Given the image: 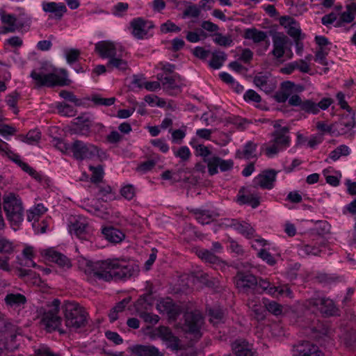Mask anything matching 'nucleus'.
<instances>
[{
	"mask_svg": "<svg viewBox=\"0 0 356 356\" xmlns=\"http://www.w3.org/2000/svg\"><path fill=\"white\" fill-rule=\"evenodd\" d=\"M86 274L93 275L99 280L106 282L121 280L132 275L133 268L131 266L121 264L118 259L92 262L86 260L83 269Z\"/></svg>",
	"mask_w": 356,
	"mask_h": 356,
	"instance_id": "f257e3e1",
	"label": "nucleus"
},
{
	"mask_svg": "<svg viewBox=\"0 0 356 356\" xmlns=\"http://www.w3.org/2000/svg\"><path fill=\"white\" fill-rule=\"evenodd\" d=\"M62 309L66 327L76 330L86 326L87 313L78 303L66 301L62 306Z\"/></svg>",
	"mask_w": 356,
	"mask_h": 356,
	"instance_id": "f03ea898",
	"label": "nucleus"
},
{
	"mask_svg": "<svg viewBox=\"0 0 356 356\" xmlns=\"http://www.w3.org/2000/svg\"><path fill=\"white\" fill-rule=\"evenodd\" d=\"M61 75L56 72L44 74L42 68L39 71L33 70L31 73V77L34 81L35 87L41 88L42 86L54 87L56 86H64L70 84V81L67 79V73L65 70H60Z\"/></svg>",
	"mask_w": 356,
	"mask_h": 356,
	"instance_id": "7ed1b4c3",
	"label": "nucleus"
},
{
	"mask_svg": "<svg viewBox=\"0 0 356 356\" xmlns=\"http://www.w3.org/2000/svg\"><path fill=\"white\" fill-rule=\"evenodd\" d=\"M3 199V210L7 219L13 225L21 222L23 220L24 208L19 195L15 193L6 192Z\"/></svg>",
	"mask_w": 356,
	"mask_h": 356,
	"instance_id": "20e7f679",
	"label": "nucleus"
},
{
	"mask_svg": "<svg viewBox=\"0 0 356 356\" xmlns=\"http://www.w3.org/2000/svg\"><path fill=\"white\" fill-rule=\"evenodd\" d=\"M203 324L204 318L201 312L195 310L184 314V323L182 328L185 332L193 334L196 339H200L202 337L200 330Z\"/></svg>",
	"mask_w": 356,
	"mask_h": 356,
	"instance_id": "39448f33",
	"label": "nucleus"
},
{
	"mask_svg": "<svg viewBox=\"0 0 356 356\" xmlns=\"http://www.w3.org/2000/svg\"><path fill=\"white\" fill-rule=\"evenodd\" d=\"M60 304L59 300H54L51 303L53 307L44 312L42 315V321L48 332L58 330L60 333L65 332L60 328L62 322V318L58 316Z\"/></svg>",
	"mask_w": 356,
	"mask_h": 356,
	"instance_id": "423d86ee",
	"label": "nucleus"
},
{
	"mask_svg": "<svg viewBox=\"0 0 356 356\" xmlns=\"http://www.w3.org/2000/svg\"><path fill=\"white\" fill-rule=\"evenodd\" d=\"M70 151L74 159L79 161L90 159L98 154L99 149L91 143H86L80 140H74L70 145Z\"/></svg>",
	"mask_w": 356,
	"mask_h": 356,
	"instance_id": "0eeeda50",
	"label": "nucleus"
},
{
	"mask_svg": "<svg viewBox=\"0 0 356 356\" xmlns=\"http://www.w3.org/2000/svg\"><path fill=\"white\" fill-rule=\"evenodd\" d=\"M234 282L240 292L246 294H254L257 277L250 273L238 272L234 277Z\"/></svg>",
	"mask_w": 356,
	"mask_h": 356,
	"instance_id": "6e6552de",
	"label": "nucleus"
},
{
	"mask_svg": "<svg viewBox=\"0 0 356 356\" xmlns=\"http://www.w3.org/2000/svg\"><path fill=\"white\" fill-rule=\"evenodd\" d=\"M308 305L318 307L321 313L325 316H334L338 312L332 300L329 298H312L308 300Z\"/></svg>",
	"mask_w": 356,
	"mask_h": 356,
	"instance_id": "1a4fd4ad",
	"label": "nucleus"
},
{
	"mask_svg": "<svg viewBox=\"0 0 356 356\" xmlns=\"http://www.w3.org/2000/svg\"><path fill=\"white\" fill-rule=\"evenodd\" d=\"M277 172L275 170H267L263 171L254 179L253 188L258 186L262 188L271 189L273 188L276 179Z\"/></svg>",
	"mask_w": 356,
	"mask_h": 356,
	"instance_id": "9d476101",
	"label": "nucleus"
},
{
	"mask_svg": "<svg viewBox=\"0 0 356 356\" xmlns=\"http://www.w3.org/2000/svg\"><path fill=\"white\" fill-rule=\"evenodd\" d=\"M16 337V326L10 323H5L3 330H1V338H3L6 350L12 351L17 348Z\"/></svg>",
	"mask_w": 356,
	"mask_h": 356,
	"instance_id": "9b49d317",
	"label": "nucleus"
},
{
	"mask_svg": "<svg viewBox=\"0 0 356 356\" xmlns=\"http://www.w3.org/2000/svg\"><path fill=\"white\" fill-rule=\"evenodd\" d=\"M209 174L211 176L218 173V168L222 172L231 170L234 162L232 160H224L219 156H213L209 161H206Z\"/></svg>",
	"mask_w": 356,
	"mask_h": 356,
	"instance_id": "f8f14e48",
	"label": "nucleus"
},
{
	"mask_svg": "<svg viewBox=\"0 0 356 356\" xmlns=\"http://www.w3.org/2000/svg\"><path fill=\"white\" fill-rule=\"evenodd\" d=\"M237 200L240 204H250L252 208H256L260 204V196L254 191L242 187L239 190Z\"/></svg>",
	"mask_w": 356,
	"mask_h": 356,
	"instance_id": "ddd939ff",
	"label": "nucleus"
},
{
	"mask_svg": "<svg viewBox=\"0 0 356 356\" xmlns=\"http://www.w3.org/2000/svg\"><path fill=\"white\" fill-rule=\"evenodd\" d=\"M157 309L161 313L168 314L169 318L175 320L180 314V309L175 305L171 298H167L159 301L156 305Z\"/></svg>",
	"mask_w": 356,
	"mask_h": 356,
	"instance_id": "4468645a",
	"label": "nucleus"
},
{
	"mask_svg": "<svg viewBox=\"0 0 356 356\" xmlns=\"http://www.w3.org/2000/svg\"><path fill=\"white\" fill-rule=\"evenodd\" d=\"M232 348L236 356H257L252 345L244 339L235 340L232 343Z\"/></svg>",
	"mask_w": 356,
	"mask_h": 356,
	"instance_id": "2eb2a0df",
	"label": "nucleus"
},
{
	"mask_svg": "<svg viewBox=\"0 0 356 356\" xmlns=\"http://www.w3.org/2000/svg\"><path fill=\"white\" fill-rule=\"evenodd\" d=\"M281 26L287 29V33L294 40L301 39V30L297 22L290 16H282L280 18Z\"/></svg>",
	"mask_w": 356,
	"mask_h": 356,
	"instance_id": "dca6fc26",
	"label": "nucleus"
},
{
	"mask_svg": "<svg viewBox=\"0 0 356 356\" xmlns=\"http://www.w3.org/2000/svg\"><path fill=\"white\" fill-rule=\"evenodd\" d=\"M355 115V111H352L351 113H348L347 115H343L338 122H335V127L337 129V134H345L356 125Z\"/></svg>",
	"mask_w": 356,
	"mask_h": 356,
	"instance_id": "f3484780",
	"label": "nucleus"
},
{
	"mask_svg": "<svg viewBox=\"0 0 356 356\" xmlns=\"http://www.w3.org/2000/svg\"><path fill=\"white\" fill-rule=\"evenodd\" d=\"M42 254L49 261L57 264L60 267L70 268L72 266L70 260L65 255L52 248L44 250Z\"/></svg>",
	"mask_w": 356,
	"mask_h": 356,
	"instance_id": "a211bd4d",
	"label": "nucleus"
},
{
	"mask_svg": "<svg viewBox=\"0 0 356 356\" xmlns=\"http://www.w3.org/2000/svg\"><path fill=\"white\" fill-rule=\"evenodd\" d=\"M296 352V356H325L317 346L307 341L297 345Z\"/></svg>",
	"mask_w": 356,
	"mask_h": 356,
	"instance_id": "6ab92c4d",
	"label": "nucleus"
},
{
	"mask_svg": "<svg viewBox=\"0 0 356 356\" xmlns=\"http://www.w3.org/2000/svg\"><path fill=\"white\" fill-rule=\"evenodd\" d=\"M288 38L283 33H277L273 37V50L272 54L277 58H281L285 53Z\"/></svg>",
	"mask_w": 356,
	"mask_h": 356,
	"instance_id": "aec40b11",
	"label": "nucleus"
},
{
	"mask_svg": "<svg viewBox=\"0 0 356 356\" xmlns=\"http://www.w3.org/2000/svg\"><path fill=\"white\" fill-rule=\"evenodd\" d=\"M147 21L140 17L133 19L131 22V26L133 29L132 34L134 36L138 39H143L144 36L147 34L146 27H147L148 29L153 27L152 24H149L147 26Z\"/></svg>",
	"mask_w": 356,
	"mask_h": 356,
	"instance_id": "412c9836",
	"label": "nucleus"
},
{
	"mask_svg": "<svg viewBox=\"0 0 356 356\" xmlns=\"http://www.w3.org/2000/svg\"><path fill=\"white\" fill-rule=\"evenodd\" d=\"M95 51L99 56L105 58L116 56V47L115 44L109 41H101L95 44Z\"/></svg>",
	"mask_w": 356,
	"mask_h": 356,
	"instance_id": "4be33fe9",
	"label": "nucleus"
},
{
	"mask_svg": "<svg viewBox=\"0 0 356 356\" xmlns=\"http://www.w3.org/2000/svg\"><path fill=\"white\" fill-rule=\"evenodd\" d=\"M136 356H164L163 353L154 346L136 345L130 348Z\"/></svg>",
	"mask_w": 356,
	"mask_h": 356,
	"instance_id": "5701e85b",
	"label": "nucleus"
},
{
	"mask_svg": "<svg viewBox=\"0 0 356 356\" xmlns=\"http://www.w3.org/2000/svg\"><path fill=\"white\" fill-rule=\"evenodd\" d=\"M42 9L46 13L54 14L53 17L58 20L61 19L64 13L67 12V7L63 3L44 2Z\"/></svg>",
	"mask_w": 356,
	"mask_h": 356,
	"instance_id": "b1692460",
	"label": "nucleus"
},
{
	"mask_svg": "<svg viewBox=\"0 0 356 356\" xmlns=\"http://www.w3.org/2000/svg\"><path fill=\"white\" fill-rule=\"evenodd\" d=\"M289 132V127H284L282 129L279 131H274L271 136L273 137V139L271 142H275L280 148H286L289 146L291 143V138L288 135Z\"/></svg>",
	"mask_w": 356,
	"mask_h": 356,
	"instance_id": "393cba45",
	"label": "nucleus"
},
{
	"mask_svg": "<svg viewBox=\"0 0 356 356\" xmlns=\"http://www.w3.org/2000/svg\"><path fill=\"white\" fill-rule=\"evenodd\" d=\"M27 302L24 295L19 293L8 292L4 302L8 308H17L24 305Z\"/></svg>",
	"mask_w": 356,
	"mask_h": 356,
	"instance_id": "a878e982",
	"label": "nucleus"
},
{
	"mask_svg": "<svg viewBox=\"0 0 356 356\" xmlns=\"http://www.w3.org/2000/svg\"><path fill=\"white\" fill-rule=\"evenodd\" d=\"M88 223L85 220H76L70 225V232L75 234L78 238L87 240L89 234L88 232Z\"/></svg>",
	"mask_w": 356,
	"mask_h": 356,
	"instance_id": "bb28decb",
	"label": "nucleus"
},
{
	"mask_svg": "<svg viewBox=\"0 0 356 356\" xmlns=\"http://www.w3.org/2000/svg\"><path fill=\"white\" fill-rule=\"evenodd\" d=\"M257 147V144L253 143L252 141L248 142L243 150H237L236 152V158L238 159H245L247 160L251 159H257L256 150Z\"/></svg>",
	"mask_w": 356,
	"mask_h": 356,
	"instance_id": "cd10ccee",
	"label": "nucleus"
},
{
	"mask_svg": "<svg viewBox=\"0 0 356 356\" xmlns=\"http://www.w3.org/2000/svg\"><path fill=\"white\" fill-rule=\"evenodd\" d=\"M16 21L14 15L1 13V22L4 24L1 26V33H14L17 29Z\"/></svg>",
	"mask_w": 356,
	"mask_h": 356,
	"instance_id": "c85d7f7f",
	"label": "nucleus"
},
{
	"mask_svg": "<svg viewBox=\"0 0 356 356\" xmlns=\"http://www.w3.org/2000/svg\"><path fill=\"white\" fill-rule=\"evenodd\" d=\"M102 234L108 241L114 243H120L125 236L120 230L113 227L104 228Z\"/></svg>",
	"mask_w": 356,
	"mask_h": 356,
	"instance_id": "c756f323",
	"label": "nucleus"
},
{
	"mask_svg": "<svg viewBox=\"0 0 356 356\" xmlns=\"http://www.w3.org/2000/svg\"><path fill=\"white\" fill-rule=\"evenodd\" d=\"M253 83L267 93L272 92L274 89V86L269 83V77L262 73H259L254 77Z\"/></svg>",
	"mask_w": 356,
	"mask_h": 356,
	"instance_id": "7c9ffc66",
	"label": "nucleus"
},
{
	"mask_svg": "<svg viewBox=\"0 0 356 356\" xmlns=\"http://www.w3.org/2000/svg\"><path fill=\"white\" fill-rule=\"evenodd\" d=\"M131 298L127 297L118 302L110 311L108 318L111 322H114L118 318V314L122 312L126 306L130 302Z\"/></svg>",
	"mask_w": 356,
	"mask_h": 356,
	"instance_id": "2f4dec72",
	"label": "nucleus"
},
{
	"mask_svg": "<svg viewBox=\"0 0 356 356\" xmlns=\"http://www.w3.org/2000/svg\"><path fill=\"white\" fill-rule=\"evenodd\" d=\"M195 219L202 225L209 224L213 220V215L208 210L194 209L191 211Z\"/></svg>",
	"mask_w": 356,
	"mask_h": 356,
	"instance_id": "473e14b6",
	"label": "nucleus"
},
{
	"mask_svg": "<svg viewBox=\"0 0 356 356\" xmlns=\"http://www.w3.org/2000/svg\"><path fill=\"white\" fill-rule=\"evenodd\" d=\"M230 226H234V228L241 234L245 236L247 238H252L254 234V229L247 222L240 223L236 220H232Z\"/></svg>",
	"mask_w": 356,
	"mask_h": 356,
	"instance_id": "72a5a7b5",
	"label": "nucleus"
},
{
	"mask_svg": "<svg viewBox=\"0 0 356 356\" xmlns=\"http://www.w3.org/2000/svg\"><path fill=\"white\" fill-rule=\"evenodd\" d=\"M245 38L252 40L255 43H259L266 39L267 34L266 32L259 31L255 28L248 29L245 32Z\"/></svg>",
	"mask_w": 356,
	"mask_h": 356,
	"instance_id": "f704fd0d",
	"label": "nucleus"
},
{
	"mask_svg": "<svg viewBox=\"0 0 356 356\" xmlns=\"http://www.w3.org/2000/svg\"><path fill=\"white\" fill-rule=\"evenodd\" d=\"M248 307L251 309L252 312L254 314V316L258 321L263 320L265 317L264 315V307L257 304V301L255 300H248L247 303Z\"/></svg>",
	"mask_w": 356,
	"mask_h": 356,
	"instance_id": "c9c22d12",
	"label": "nucleus"
},
{
	"mask_svg": "<svg viewBox=\"0 0 356 356\" xmlns=\"http://www.w3.org/2000/svg\"><path fill=\"white\" fill-rule=\"evenodd\" d=\"M207 312L210 316L209 321L211 323H213V325H217L222 321L224 318V312L220 307H210L207 309Z\"/></svg>",
	"mask_w": 356,
	"mask_h": 356,
	"instance_id": "e433bc0d",
	"label": "nucleus"
},
{
	"mask_svg": "<svg viewBox=\"0 0 356 356\" xmlns=\"http://www.w3.org/2000/svg\"><path fill=\"white\" fill-rule=\"evenodd\" d=\"M226 54L223 51H213L211 59L209 61L210 67L213 69L220 68L226 60Z\"/></svg>",
	"mask_w": 356,
	"mask_h": 356,
	"instance_id": "4c0bfd02",
	"label": "nucleus"
},
{
	"mask_svg": "<svg viewBox=\"0 0 356 356\" xmlns=\"http://www.w3.org/2000/svg\"><path fill=\"white\" fill-rule=\"evenodd\" d=\"M47 209L42 204H38L33 209L27 211V219L29 222L32 220L38 221L39 218L45 213Z\"/></svg>",
	"mask_w": 356,
	"mask_h": 356,
	"instance_id": "58836bf2",
	"label": "nucleus"
},
{
	"mask_svg": "<svg viewBox=\"0 0 356 356\" xmlns=\"http://www.w3.org/2000/svg\"><path fill=\"white\" fill-rule=\"evenodd\" d=\"M343 342L346 347L350 350H356V331L347 332L344 335Z\"/></svg>",
	"mask_w": 356,
	"mask_h": 356,
	"instance_id": "ea45409f",
	"label": "nucleus"
},
{
	"mask_svg": "<svg viewBox=\"0 0 356 356\" xmlns=\"http://www.w3.org/2000/svg\"><path fill=\"white\" fill-rule=\"evenodd\" d=\"M19 93L17 91L12 92L11 94L7 95L5 99V102L8 106L13 109V113L15 115H17L19 113V109L17 107V102L19 99Z\"/></svg>",
	"mask_w": 356,
	"mask_h": 356,
	"instance_id": "a19ab883",
	"label": "nucleus"
},
{
	"mask_svg": "<svg viewBox=\"0 0 356 356\" xmlns=\"http://www.w3.org/2000/svg\"><path fill=\"white\" fill-rule=\"evenodd\" d=\"M264 303L267 311L273 315L278 316L282 313V306L275 301L264 300Z\"/></svg>",
	"mask_w": 356,
	"mask_h": 356,
	"instance_id": "79ce46f5",
	"label": "nucleus"
},
{
	"mask_svg": "<svg viewBox=\"0 0 356 356\" xmlns=\"http://www.w3.org/2000/svg\"><path fill=\"white\" fill-rule=\"evenodd\" d=\"M107 65L108 67H115L122 71H124L128 69L127 62L115 56L109 58Z\"/></svg>",
	"mask_w": 356,
	"mask_h": 356,
	"instance_id": "37998d69",
	"label": "nucleus"
},
{
	"mask_svg": "<svg viewBox=\"0 0 356 356\" xmlns=\"http://www.w3.org/2000/svg\"><path fill=\"white\" fill-rule=\"evenodd\" d=\"M349 154V148L345 145L337 147L330 154V158L333 161L338 160L341 156H347Z\"/></svg>",
	"mask_w": 356,
	"mask_h": 356,
	"instance_id": "c03bdc74",
	"label": "nucleus"
},
{
	"mask_svg": "<svg viewBox=\"0 0 356 356\" xmlns=\"http://www.w3.org/2000/svg\"><path fill=\"white\" fill-rule=\"evenodd\" d=\"M89 169L92 172V175L90 178L91 181L92 183H99V182L102 181V180L103 179V175H104L102 166L101 165H99L97 167L90 165L89 167Z\"/></svg>",
	"mask_w": 356,
	"mask_h": 356,
	"instance_id": "a18cd8bd",
	"label": "nucleus"
},
{
	"mask_svg": "<svg viewBox=\"0 0 356 356\" xmlns=\"http://www.w3.org/2000/svg\"><path fill=\"white\" fill-rule=\"evenodd\" d=\"M214 35L213 42L220 46L228 47L232 43L231 35H223L220 33H215Z\"/></svg>",
	"mask_w": 356,
	"mask_h": 356,
	"instance_id": "49530a36",
	"label": "nucleus"
},
{
	"mask_svg": "<svg viewBox=\"0 0 356 356\" xmlns=\"http://www.w3.org/2000/svg\"><path fill=\"white\" fill-rule=\"evenodd\" d=\"M197 255L198 257L211 264H215L218 261V257L207 250H200L197 251Z\"/></svg>",
	"mask_w": 356,
	"mask_h": 356,
	"instance_id": "de8ad7c7",
	"label": "nucleus"
},
{
	"mask_svg": "<svg viewBox=\"0 0 356 356\" xmlns=\"http://www.w3.org/2000/svg\"><path fill=\"white\" fill-rule=\"evenodd\" d=\"M90 99L96 105H104V106H111L115 102V97L103 98V97H101L99 95H92Z\"/></svg>",
	"mask_w": 356,
	"mask_h": 356,
	"instance_id": "09e8293b",
	"label": "nucleus"
},
{
	"mask_svg": "<svg viewBox=\"0 0 356 356\" xmlns=\"http://www.w3.org/2000/svg\"><path fill=\"white\" fill-rule=\"evenodd\" d=\"M76 124L81 126V131L88 132L91 127V123L89 120V118L86 115H81L75 119Z\"/></svg>",
	"mask_w": 356,
	"mask_h": 356,
	"instance_id": "8fccbe9b",
	"label": "nucleus"
},
{
	"mask_svg": "<svg viewBox=\"0 0 356 356\" xmlns=\"http://www.w3.org/2000/svg\"><path fill=\"white\" fill-rule=\"evenodd\" d=\"M271 283L267 280H264L261 277L259 280L257 279L254 294H262L267 291Z\"/></svg>",
	"mask_w": 356,
	"mask_h": 356,
	"instance_id": "3c124183",
	"label": "nucleus"
},
{
	"mask_svg": "<svg viewBox=\"0 0 356 356\" xmlns=\"http://www.w3.org/2000/svg\"><path fill=\"white\" fill-rule=\"evenodd\" d=\"M41 138V133L38 130H31L26 136V143L33 145L38 143Z\"/></svg>",
	"mask_w": 356,
	"mask_h": 356,
	"instance_id": "603ef678",
	"label": "nucleus"
},
{
	"mask_svg": "<svg viewBox=\"0 0 356 356\" xmlns=\"http://www.w3.org/2000/svg\"><path fill=\"white\" fill-rule=\"evenodd\" d=\"M180 31L181 28L170 20L161 25V31L164 33L170 32H179Z\"/></svg>",
	"mask_w": 356,
	"mask_h": 356,
	"instance_id": "864d4df0",
	"label": "nucleus"
},
{
	"mask_svg": "<svg viewBox=\"0 0 356 356\" xmlns=\"http://www.w3.org/2000/svg\"><path fill=\"white\" fill-rule=\"evenodd\" d=\"M316 128L323 132L337 134V129L335 127V123L327 125L323 122H318L316 123Z\"/></svg>",
	"mask_w": 356,
	"mask_h": 356,
	"instance_id": "5fc2aeb1",
	"label": "nucleus"
},
{
	"mask_svg": "<svg viewBox=\"0 0 356 356\" xmlns=\"http://www.w3.org/2000/svg\"><path fill=\"white\" fill-rule=\"evenodd\" d=\"M300 108L302 110L307 113H312L314 114L319 111L317 104L311 100L302 102Z\"/></svg>",
	"mask_w": 356,
	"mask_h": 356,
	"instance_id": "6e6d98bb",
	"label": "nucleus"
},
{
	"mask_svg": "<svg viewBox=\"0 0 356 356\" xmlns=\"http://www.w3.org/2000/svg\"><path fill=\"white\" fill-rule=\"evenodd\" d=\"M165 341L167 343V346L172 350H179L181 349L182 346L181 345L179 339L174 334L170 338H168Z\"/></svg>",
	"mask_w": 356,
	"mask_h": 356,
	"instance_id": "4d7b16f0",
	"label": "nucleus"
},
{
	"mask_svg": "<svg viewBox=\"0 0 356 356\" xmlns=\"http://www.w3.org/2000/svg\"><path fill=\"white\" fill-rule=\"evenodd\" d=\"M139 316L144 320L145 322L150 324H156L159 321V317L156 314L141 312L139 313Z\"/></svg>",
	"mask_w": 356,
	"mask_h": 356,
	"instance_id": "13d9d810",
	"label": "nucleus"
},
{
	"mask_svg": "<svg viewBox=\"0 0 356 356\" xmlns=\"http://www.w3.org/2000/svg\"><path fill=\"white\" fill-rule=\"evenodd\" d=\"M196 150L198 154L203 157V162L207 163L206 161H209L212 159V156L209 157L211 154V152L209 148L203 145H198L196 147Z\"/></svg>",
	"mask_w": 356,
	"mask_h": 356,
	"instance_id": "bf43d9fd",
	"label": "nucleus"
},
{
	"mask_svg": "<svg viewBox=\"0 0 356 356\" xmlns=\"http://www.w3.org/2000/svg\"><path fill=\"white\" fill-rule=\"evenodd\" d=\"M243 99L246 102H253L255 103H259L261 101V96L253 90H247L243 95Z\"/></svg>",
	"mask_w": 356,
	"mask_h": 356,
	"instance_id": "052dcab7",
	"label": "nucleus"
},
{
	"mask_svg": "<svg viewBox=\"0 0 356 356\" xmlns=\"http://www.w3.org/2000/svg\"><path fill=\"white\" fill-rule=\"evenodd\" d=\"M80 54V51L76 49H71L66 51L65 54L67 63L72 64L78 60Z\"/></svg>",
	"mask_w": 356,
	"mask_h": 356,
	"instance_id": "680f3d73",
	"label": "nucleus"
},
{
	"mask_svg": "<svg viewBox=\"0 0 356 356\" xmlns=\"http://www.w3.org/2000/svg\"><path fill=\"white\" fill-rule=\"evenodd\" d=\"M355 16L348 10L341 13L340 16V20L337 22L336 26H342L343 23H350L354 20Z\"/></svg>",
	"mask_w": 356,
	"mask_h": 356,
	"instance_id": "e2e57ef3",
	"label": "nucleus"
},
{
	"mask_svg": "<svg viewBox=\"0 0 356 356\" xmlns=\"http://www.w3.org/2000/svg\"><path fill=\"white\" fill-rule=\"evenodd\" d=\"M264 147H265L266 154L269 157L275 154H277L280 152V150L282 149L280 148V146H279L275 142H272V144L269 145L267 144H264Z\"/></svg>",
	"mask_w": 356,
	"mask_h": 356,
	"instance_id": "0e129e2a",
	"label": "nucleus"
},
{
	"mask_svg": "<svg viewBox=\"0 0 356 356\" xmlns=\"http://www.w3.org/2000/svg\"><path fill=\"white\" fill-rule=\"evenodd\" d=\"M121 195L126 199L130 200L135 196V189L131 185L124 186L120 191Z\"/></svg>",
	"mask_w": 356,
	"mask_h": 356,
	"instance_id": "69168bd1",
	"label": "nucleus"
},
{
	"mask_svg": "<svg viewBox=\"0 0 356 356\" xmlns=\"http://www.w3.org/2000/svg\"><path fill=\"white\" fill-rule=\"evenodd\" d=\"M58 111L60 113L65 115L73 116L74 115V109L72 106L67 104H60L57 106Z\"/></svg>",
	"mask_w": 356,
	"mask_h": 356,
	"instance_id": "338daca9",
	"label": "nucleus"
},
{
	"mask_svg": "<svg viewBox=\"0 0 356 356\" xmlns=\"http://www.w3.org/2000/svg\"><path fill=\"white\" fill-rule=\"evenodd\" d=\"M175 156L179 157L183 161H188L191 156V152L186 146L181 147L177 152H175Z\"/></svg>",
	"mask_w": 356,
	"mask_h": 356,
	"instance_id": "774afa93",
	"label": "nucleus"
}]
</instances>
